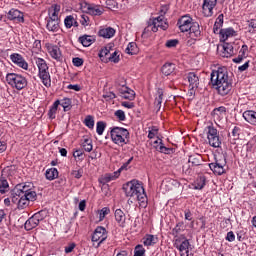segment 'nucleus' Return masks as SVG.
Here are the masks:
<instances>
[{
	"instance_id": "69168bd1",
	"label": "nucleus",
	"mask_w": 256,
	"mask_h": 256,
	"mask_svg": "<svg viewBox=\"0 0 256 256\" xmlns=\"http://www.w3.org/2000/svg\"><path fill=\"white\" fill-rule=\"evenodd\" d=\"M115 97L117 96L113 92H106L103 94V98L106 99V101H111V99H115Z\"/></svg>"
},
{
	"instance_id": "09e8293b",
	"label": "nucleus",
	"mask_w": 256,
	"mask_h": 256,
	"mask_svg": "<svg viewBox=\"0 0 256 256\" xmlns=\"http://www.w3.org/2000/svg\"><path fill=\"white\" fill-rule=\"evenodd\" d=\"M38 223H41L47 217V212L41 210L32 216Z\"/></svg>"
},
{
	"instance_id": "e2e57ef3",
	"label": "nucleus",
	"mask_w": 256,
	"mask_h": 256,
	"mask_svg": "<svg viewBox=\"0 0 256 256\" xmlns=\"http://www.w3.org/2000/svg\"><path fill=\"white\" fill-rule=\"evenodd\" d=\"M72 63L74 65V67H81V66H83V59L79 58V57L73 58Z\"/></svg>"
},
{
	"instance_id": "cd10ccee",
	"label": "nucleus",
	"mask_w": 256,
	"mask_h": 256,
	"mask_svg": "<svg viewBox=\"0 0 256 256\" xmlns=\"http://www.w3.org/2000/svg\"><path fill=\"white\" fill-rule=\"evenodd\" d=\"M243 117L247 123L256 126V112L253 110H247L243 113Z\"/></svg>"
},
{
	"instance_id": "a19ab883",
	"label": "nucleus",
	"mask_w": 256,
	"mask_h": 256,
	"mask_svg": "<svg viewBox=\"0 0 256 256\" xmlns=\"http://www.w3.org/2000/svg\"><path fill=\"white\" fill-rule=\"evenodd\" d=\"M223 19H224L223 14H220V15L217 17V19H216V21H215V23H214V27H213L214 33H219L221 27H223Z\"/></svg>"
},
{
	"instance_id": "37998d69",
	"label": "nucleus",
	"mask_w": 256,
	"mask_h": 256,
	"mask_svg": "<svg viewBox=\"0 0 256 256\" xmlns=\"http://www.w3.org/2000/svg\"><path fill=\"white\" fill-rule=\"evenodd\" d=\"M137 51H138L137 44L135 42H130L127 48L125 49V52L128 55H136Z\"/></svg>"
},
{
	"instance_id": "6ab92c4d",
	"label": "nucleus",
	"mask_w": 256,
	"mask_h": 256,
	"mask_svg": "<svg viewBox=\"0 0 256 256\" xmlns=\"http://www.w3.org/2000/svg\"><path fill=\"white\" fill-rule=\"evenodd\" d=\"M218 33L220 35V41H223L224 43L229 39V37H235V35H237V32H235V29L233 28H224Z\"/></svg>"
},
{
	"instance_id": "0eeeda50",
	"label": "nucleus",
	"mask_w": 256,
	"mask_h": 256,
	"mask_svg": "<svg viewBox=\"0 0 256 256\" xmlns=\"http://www.w3.org/2000/svg\"><path fill=\"white\" fill-rule=\"evenodd\" d=\"M191 25H193V18H191L189 15L182 16L177 22V27L181 33L189 32Z\"/></svg>"
},
{
	"instance_id": "412c9836",
	"label": "nucleus",
	"mask_w": 256,
	"mask_h": 256,
	"mask_svg": "<svg viewBox=\"0 0 256 256\" xmlns=\"http://www.w3.org/2000/svg\"><path fill=\"white\" fill-rule=\"evenodd\" d=\"M222 57H233V55H235V50L233 49V44L229 43V42H224L222 45V53H221Z\"/></svg>"
},
{
	"instance_id": "de8ad7c7",
	"label": "nucleus",
	"mask_w": 256,
	"mask_h": 256,
	"mask_svg": "<svg viewBox=\"0 0 256 256\" xmlns=\"http://www.w3.org/2000/svg\"><path fill=\"white\" fill-rule=\"evenodd\" d=\"M9 191V182L6 179L0 180V193L3 195Z\"/></svg>"
},
{
	"instance_id": "c9c22d12",
	"label": "nucleus",
	"mask_w": 256,
	"mask_h": 256,
	"mask_svg": "<svg viewBox=\"0 0 256 256\" xmlns=\"http://www.w3.org/2000/svg\"><path fill=\"white\" fill-rule=\"evenodd\" d=\"M39 226V222L32 217H30L24 224V229L26 231H32V229H35V227Z\"/></svg>"
},
{
	"instance_id": "c85d7f7f",
	"label": "nucleus",
	"mask_w": 256,
	"mask_h": 256,
	"mask_svg": "<svg viewBox=\"0 0 256 256\" xmlns=\"http://www.w3.org/2000/svg\"><path fill=\"white\" fill-rule=\"evenodd\" d=\"M152 31L153 33H157L159 31V19L149 20L148 26L144 29V32Z\"/></svg>"
},
{
	"instance_id": "338daca9",
	"label": "nucleus",
	"mask_w": 256,
	"mask_h": 256,
	"mask_svg": "<svg viewBox=\"0 0 256 256\" xmlns=\"http://www.w3.org/2000/svg\"><path fill=\"white\" fill-rule=\"evenodd\" d=\"M203 187H205V180L200 179L199 182H196L194 189L201 190V189H203Z\"/></svg>"
},
{
	"instance_id": "39448f33",
	"label": "nucleus",
	"mask_w": 256,
	"mask_h": 256,
	"mask_svg": "<svg viewBox=\"0 0 256 256\" xmlns=\"http://www.w3.org/2000/svg\"><path fill=\"white\" fill-rule=\"evenodd\" d=\"M6 81L8 85H11V87H15L17 91H21L22 89H25V87H27V78L16 73L7 74Z\"/></svg>"
},
{
	"instance_id": "f8f14e48",
	"label": "nucleus",
	"mask_w": 256,
	"mask_h": 256,
	"mask_svg": "<svg viewBox=\"0 0 256 256\" xmlns=\"http://www.w3.org/2000/svg\"><path fill=\"white\" fill-rule=\"evenodd\" d=\"M7 19H9V21H14V23H25L23 12L14 8L7 13Z\"/></svg>"
},
{
	"instance_id": "603ef678",
	"label": "nucleus",
	"mask_w": 256,
	"mask_h": 256,
	"mask_svg": "<svg viewBox=\"0 0 256 256\" xmlns=\"http://www.w3.org/2000/svg\"><path fill=\"white\" fill-rule=\"evenodd\" d=\"M134 256H145V248L143 245L138 244L134 249Z\"/></svg>"
},
{
	"instance_id": "7c9ffc66",
	"label": "nucleus",
	"mask_w": 256,
	"mask_h": 256,
	"mask_svg": "<svg viewBox=\"0 0 256 256\" xmlns=\"http://www.w3.org/2000/svg\"><path fill=\"white\" fill-rule=\"evenodd\" d=\"M79 42L83 47H91L93 43H95V37L94 36H89V35H84L79 37Z\"/></svg>"
},
{
	"instance_id": "680f3d73",
	"label": "nucleus",
	"mask_w": 256,
	"mask_h": 256,
	"mask_svg": "<svg viewBox=\"0 0 256 256\" xmlns=\"http://www.w3.org/2000/svg\"><path fill=\"white\" fill-rule=\"evenodd\" d=\"M115 117H117L119 121H125V112L123 110H117L115 112Z\"/></svg>"
},
{
	"instance_id": "aec40b11",
	"label": "nucleus",
	"mask_w": 256,
	"mask_h": 256,
	"mask_svg": "<svg viewBox=\"0 0 256 256\" xmlns=\"http://www.w3.org/2000/svg\"><path fill=\"white\" fill-rule=\"evenodd\" d=\"M60 23H61V20H54L51 18H46L47 31H51L52 33H57V31H59Z\"/></svg>"
},
{
	"instance_id": "a211bd4d",
	"label": "nucleus",
	"mask_w": 256,
	"mask_h": 256,
	"mask_svg": "<svg viewBox=\"0 0 256 256\" xmlns=\"http://www.w3.org/2000/svg\"><path fill=\"white\" fill-rule=\"evenodd\" d=\"M59 13H61V6L59 4H53L48 10V19L61 21Z\"/></svg>"
},
{
	"instance_id": "4be33fe9",
	"label": "nucleus",
	"mask_w": 256,
	"mask_h": 256,
	"mask_svg": "<svg viewBox=\"0 0 256 256\" xmlns=\"http://www.w3.org/2000/svg\"><path fill=\"white\" fill-rule=\"evenodd\" d=\"M115 221L118 223L120 227H125V221L127 217L125 216V212L121 209H116L114 212Z\"/></svg>"
},
{
	"instance_id": "393cba45",
	"label": "nucleus",
	"mask_w": 256,
	"mask_h": 256,
	"mask_svg": "<svg viewBox=\"0 0 256 256\" xmlns=\"http://www.w3.org/2000/svg\"><path fill=\"white\" fill-rule=\"evenodd\" d=\"M189 87L192 89H197L199 87V76L195 74V72H189L187 75Z\"/></svg>"
},
{
	"instance_id": "b1692460",
	"label": "nucleus",
	"mask_w": 256,
	"mask_h": 256,
	"mask_svg": "<svg viewBox=\"0 0 256 256\" xmlns=\"http://www.w3.org/2000/svg\"><path fill=\"white\" fill-rule=\"evenodd\" d=\"M48 53L56 61L61 60V49L57 45L48 46Z\"/></svg>"
},
{
	"instance_id": "79ce46f5",
	"label": "nucleus",
	"mask_w": 256,
	"mask_h": 256,
	"mask_svg": "<svg viewBox=\"0 0 256 256\" xmlns=\"http://www.w3.org/2000/svg\"><path fill=\"white\" fill-rule=\"evenodd\" d=\"M71 104H72L71 98H63L60 101L59 105H61V107H63L64 111L67 112V111H71Z\"/></svg>"
},
{
	"instance_id": "ea45409f",
	"label": "nucleus",
	"mask_w": 256,
	"mask_h": 256,
	"mask_svg": "<svg viewBox=\"0 0 256 256\" xmlns=\"http://www.w3.org/2000/svg\"><path fill=\"white\" fill-rule=\"evenodd\" d=\"M188 163L192 167H198V165H201V155L195 154L189 157Z\"/></svg>"
},
{
	"instance_id": "49530a36",
	"label": "nucleus",
	"mask_w": 256,
	"mask_h": 256,
	"mask_svg": "<svg viewBox=\"0 0 256 256\" xmlns=\"http://www.w3.org/2000/svg\"><path fill=\"white\" fill-rule=\"evenodd\" d=\"M84 125H86L88 129H93L95 127V119L93 118V116L91 115L86 116L84 120Z\"/></svg>"
},
{
	"instance_id": "864d4df0",
	"label": "nucleus",
	"mask_w": 256,
	"mask_h": 256,
	"mask_svg": "<svg viewBox=\"0 0 256 256\" xmlns=\"http://www.w3.org/2000/svg\"><path fill=\"white\" fill-rule=\"evenodd\" d=\"M159 133V128L157 126H152L148 131V139H155V136Z\"/></svg>"
},
{
	"instance_id": "6e6d98bb",
	"label": "nucleus",
	"mask_w": 256,
	"mask_h": 256,
	"mask_svg": "<svg viewBox=\"0 0 256 256\" xmlns=\"http://www.w3.org/2000/svg\"><path fill=\"white\" fill-rule=\"evenodd\" d=\"M109 61H111L112 63H119L120 59H119V52L118 51H114L112 53H110V56H108L107 58Z\"/></svg>"
},
{
	"instance_id": "6e6552de",
	"label": "nucleus",
	"mask_w": 256,
	"mask_h": 256,
	"mask_svg": "<svg viewBox=\"0 0 256 256\" xmlns=\"http://www.w3.org/2000/svg\"><path fill=\"white\" fill-rule=\"evenodd\" d=\"M107 239V229H105V227L103 226H98L92 235V241L94 243H98V245H101V243H103V241H105Z\"/></svg>"
},
{
	"instance_id": "423d86ee",
	"label": "nucleus",
	"mask_w": 256,
	"mask_h": 256,
	"mask_svg": "<svg viewBox=\"0 0 256 256\" xmlns=\"http://www.w3.org/2000/svg\"><path fill=\"white\" fill-rule=\"evenodd\" d=\"M207 139L210 147L214 149L221 148L223 140L219 136V131L213 125L207 126Z\"/></svg>"
},
{
	"instance_id": "dca6fc26",
	"label": "nucleus",
	"mask_w": 256,
	"mask_h": 256,
	"mask_svg": "<svg viewBox=\"0 0 256 256\" xmlns=\"http://www.w3.org/2000/svg\"><path fill=\"white\" fill-rule=\"evenodd\" d=\"M189 31L190 37H192L194 41H201V26H199L198 22H193Z\"/></svg>"
},
{
	"instance_id": "473e14b6",
	"label": "nucleus",
	"mask_w": 256,
	"mask_h": 256,
	"mask_svg": "<svg viewBox=\"0 0 256 256\" xmlns=\"http://www.w3.org/2000/svg\"><path fill=\"white\" fill-rule=\"evenodd\" d=\"M88 15H94V16H99L103 15V7L95 4H90V8H88Z\"/></svg>"
},
{
	"instance_id": "f3484780",
	"label": "nucleus",
	"mask_w": 256,
	"mask_h": 256,
	"mask_svg": "<svg viewBox=\"0 0 256 256\" xmlns=\"http://www.w3.org/2000/svg\"><path fill=\"white\" fill-rule=\"evenodd\" d=\"M176 249L180 251L181 256H193V253H189V249H191V243L189 242V239L182 241L180 245L176 246Z\"/></svg>"
},
{
	"instance_id": "1a4fd4ad",
	"label": "nucleus",
	"mask_w": 256,
	"mask_h": 256,
	"mask_svg": "<svg viewBox=\"0 0 256 256\" xmlns=\"http://www.w3.org/2000/svg\"><path fill=\"white\" fill-rule=\"evenodd\" d=\"M215 7H217V0H203L202 13L204 17H213Z\"/></svg>"
},
{
	"instance_id": "bf43d9fd",
	"label": "nucleus",
	"mask_w": 256,
	"mask_h": 256,
	"mask_svg": "<svg viewBox=\"0 0 256 256\" xmlns=\"http://www.w3.org/2000/svg\"><path fill=\"white\" fill-rule=\"evenodd\" d=\"M177 45H179V40L177 39L168 40L166 42V47H168V49H173V47H177Z\"/></svg>"
},
{
	"instance_id": "5fc2aeb1",
	"label": "nucleus",
	"mask_w": 256,
	"mask_h": 256,
	"mask_svg": "<svg viewBox=\"0 0 256 256\" xmlns=\"http://www.w3.org/2000/svg\"><path fill=\"white\" fill-rule=\"evenodd\" d=\"M111 213V209L109 207H104L99 211V221H103L105 219L106 215H109Z\"/></svg>"
},
{
	"instance_id": "20e7f679",
	"label": "nucleus",
	"mask_w": 256,
	"mask_h": 256,
	"mask_svg": "<svg viewBox=\"0 0 256 256\" xmlns=\"http://www.w3.org/2000/svg\"><path fill=\"white\" fill-rule=\"evenodd\" d=\"M111 139L115 145L123 147L129 143V130L121 127H114L110 131Z\"/></svg>"
},
{
	"instance_id": "e433bc0d",
	"label": "nucleus",
	"mask_w": 256,
	"mask_h": 256,
	"mask_svg": "<svg viewBox=\"0 0 256 256\" xmlns=\"http://www.w3.org/2000/svg\"><path fill=\"white\" fill-rule=\"evenodd\" d=\"M183 231H185V223L183 221H180L172 229L171 235H173V237H177V235H181Z\"/></svg>"
},
{
	"instance_id": "a878e982",
	"label": "nucleus",
	"mask_w": 256,
	"mask_h": 256,
	"mask_svg": "<svg viewBox=\"0 0 256 256\" xmlns=\"http://www.w3.org/2000/svg\"><path fill=\"white\" fill-rule=\"evenodd\" d=\"M98 35L104 39H111V37H115V29L111 27L102 28L99 30Z\"/></svg>"
},
{
	"instance_id": "13d9d810",
	"label": "nucleus",
	"mask_w": 256,
	"mask_h": 256,
	"mask_svg": "<svg viewBox=\"0 0 256 256\" xmlns=\"http://www.w3.org/2000/svg\"><path fill=\"white\" fill-rule=\"evenodd\" d=\"M71 175L75 179H81V177H83V168H80L78 170H72Z\"/></svg>"
},
{
	"instance_id": "5701e85b",
	"label": "nucleus",
	"mask_w": 256,
	"mask_h": 256,
	"mask_svg": "<svg viewBox=\"0 0 256 256\" xmlns=\"http://www.w3.org/2000/svg\"><path fill=\"white\" fill-rule=\"evenodd\" d=\"M64 25L66 29H71V27H79V22H77V15H68L64 19Z\"/></svg>"
},
{
	"instance_id": "2eb2a0df",
	"label": "nucleus",
	"mask_w": 256,
	"mask_h": 256,
	"mask_svg": "<svg viewBox=\"0 0 256 256\" xmlns=\"http://www.w3.org/2000/svg\"><path fill=\"white\" fill-rule=\"evenodd\" d=\"M118 91H119L120 97H122V99H128V101H133V99H135V91H133L131 88L127 87L125 84L120 86L118 88Z\"/></svg>"
},
{
	"instance_id": "72a5a7b5",
	"label": "nucleus",
	"mask_w": 256,
	"mask_h": 256,
	"mask_svg": "<svg viewBox=\"0 0 256 256\" xmlns=\"http://www.w3.org/2000/svg\"><path fill=\"white\" fill-rule=\"evenodd\" d=\"M113 47V44H107L104 48H102L98 54L100 59H103V57L108 59V57L111 55V51H113Z\"/></svg>"
},
{
	"instance_id": "c756f323",
	"label": "nucleus",
	"mask_w": 256,
	"mask_h": 256,
	"mask_svg": "<svg viewBox=\"0 0 256 256\" xmlns=\"http://www.w3.org/2000/svg\"><path fill=\"white\" fill-rule=\"evenodd\" d=\"M159 241V238L157 236L152 235V234H146L145 237L143 238V243L146 247H151Z\"/></svg>"
},
{
	"instance_id": "f03ea898",
	"label": "nucleus",
	"mask_w": 256,
	"mask_h": 256,
	"mask_svg": "<svg viewBox=\"0 0 256 256\" xmlns=\"http://www.w3.org/2000/svg\"><path fill=\"white\" fill-rule=\"evenodd\" d=\"M123 191L126 197H130L131 199H136L143 209L147 207L148 198L147 193H145V188L143 187V183L138 180H131L123 185Z\"/></svg>"
},
{
	"instance_id": "052dcab7",
	"label": "nucleus",
	"mask_w": 256,
	"mask_h": 256,
	"mask_svg": "<svg viewBox=\"0 0 256 256\" xmlns=\"http://www.w3.org/2000/svg\"><path fill=\"white\" fill-rule=\"evenodd\" d=\"M80 7L84 13H88L89 8L91 7V3H88L87 1L80 2Z\"/></svg>"
},
{
	"instance_id": "bb28decb",
	"label": "nucleus",
	"mask_w": 256,
	"mask_h": 256,
	"mask_svg": "<svg viewBox=\"0 0 256 256\" xmlns=\"http://www.w3.org/2000/svg\"><path fill=\"white\" fill-rule=\"evenodd\" d=\"M159 145H155L156 151H159V153H164V155H171V153H175V150L173 148H168L163 144V140L159 139Z\"/></svg>"
},
{
	"instance_id": "a18cd8bd",
	"label": "nucleus",
	"mask_w": 256,
	"mask_h": 256,
	"mask_svg": "<svg viewBox=\"0 0 256 256\" xmlns=\"http://www.w3.org/2000/svg\"><path fill=\"white\" fill-rule=\"evenodd\" d=\"M154 19H158V27H160V29H162V31H167V29L169 28V24H167V22H165V17L163 15H160Z\"/></svg>"
},
{
	"instance_id": "9d476101",
	"label": "nucleus",
	"mask_w": 256,
	"mask_h": 256,
	"mask_svg": "<svg viewBox=\"0 0 256 256\" xmlns=\"http://www.w3.org/2000/svg\"><path fill=\"white\" fill-rule=\"evenodd\" d=\"M18 197V209H26V207H29V203H31V201H35V199H37V193H31L28 196L20 195Z\"/></svg>"
},
{
	"instance_id": "c03bdc74",
	"label": "nucleus",
	"mask_w": 256,
	"mask_h": 256,
	"mask_svg": "<svg viewBox=\"0 0 256 256\" xmlns=\"http://www.w3.org/2000/svg\"><path fill=\"white\" fill-rule=\"evenodd\" d=\"M154 103H155L156 107H158V109H161V104L163 103V90L162 89L157 90V96L155 98Z\"/></svg>"
},
{
	"instance_id": "7ed1b4c3",
	"label": "nucleus",
	"mask_w": 256,
	"mask_h": 256,
	"mask_svg": "<svg viewBox=\"0 0 256 256\" xmlns=\"http://www.w3.org/2000/svg\"><path fill=\"white\" fill-rule=\"evenodd\" d=\"M35 63L38 67V77L41 79L44 87H51V74L49 73V66L47 65V61L43 58H36Z\"/></svg>"
},
{
	"instance_id": "0e129e2a",
	"label": "nucleus",
	"mask_w": 256,
	"mask_h": 256,
	"mask_svg": "<svg viewBox=\"0 0 256 256\" xmlns=\"http://www.w3.org/2000/svg\"><path fill=\"white\" fill-rule=\"evenodd\" d=\"M240 133H241V128H239L238 126H235L232 130V136L234 137V139H239Z\"/></svg>"
},
{
	"instance_id": "4468645a",
	"label": "nucleus",
	"mask_w": 256,
	"mask_h": 256,
	"mask_svg": "<svg viewBox=\"0 0 256 256\" xmlns=\"http://www.w3.org/2000/svg\"><path fill=\"white\" fill-rule=\"evenodd\" d=\"M10 60L18 67H21V69H29V64L27 63V61H25V58H23V56L19 53L11 54Z\"/></svg>"
},
{
	"instance_id": "58836bf2",
	"label": "nucleus",
	"mask_w": 256,
	"mask_h": 256,
	"mask_svg": "<svg viewBox=\"0 0 256 256\" xmlns=\"http://www.w3.org/2000/svg\"><path fill=\"white\" fill-rule=\"evenodd\" d=\"M81 147L87 153H91V151H93V140H91L89 138H85V139L81 140Z\"/></svg>"
},
{
	"instance_id": "4c0bfd02",
	"label": "nucleus",
	"mask_w": 256,
	"mask_h": 256,
	"mask_svg": "<svg viewBox=\"0 0 256 256\" xmlns=\"http://www.w3.org/2000/svg\"><path fill=\"white\" fill-rule=\"evenodd\" d=\"M59 105H61V101L60 100H56L53 103V105L50 107V109L48 111L49 119H55V117L57 115V109L59 108Z\"/></svg>"
},
{
	"instance_id": "ddd939ff",
	"label": "nucleus",
	"mask_w": 256,
	"mask_h": 256,
	"mask_svg": "<svg viewBox=\"0 0 256 256\" xmlns=\"http://www.w3.org/2000/svg\"><path fill=\"white\" fill-rule=\"evenodd\" d=\"M225 165H227V162L221 160H216L215 162H212L209 164V168L215 175H223L225 173Z\"/></svg>"
},
{
	"instance_id": "8fccbe9b",
	"label": "nucleus",
	"mask_w": 256,
	"mask_h": 256,
	"mask_svg": "<svg viewBox=\"0 0 256 256\" xmlns=\"http://www.w3.org/2000/svg\"><path fill=\"white\" fill-rule=\"evenodd\" d=\"M106 127L107 123L103 121H98L96 124V133H98L99 135H103Z\"/></svg>"
},
{
	"instance_id": "f704fd0d",
	"label": "nucleus",
	"mask_w": 256,
	"mask_h": 256,
	"mask_svg": "<svg viewBox=\"0 0 256 256\" xmlns=\"http://www.w3.org/2000/svg\"><path fill=\"white\" fill-rule=\"evenodd\" d=\"M45 177L48 179V181H54V179H57L59 177V171L57 168H50L47 169L45 172Z\"/></svg>"
},
{
	"instance_id": "f257e3e1",
	"label": "nucleus",
	"mask_w": 256,
	"mask_h": 256,
	"mask_svg": "<svg viewBox=\"0 0 256 256\" xmlns=\"http://www.w3.org/2000/svg\"><path fill=\"white\" fill-rule=\"evenodd\" d=\"M210 81L212 87H214L222 97L229 95L231 89H233V80L229 77V72L226 67H220L212 71Z\"/></svg>"
},
{
	"instance_id": "3c124183",
	"label": "nucleus",
	"mask_w": 256,
	"mask_h": 256,
	"mask_svg": "<svg viewBox=\"0 0 256 256\" xmlns=\"http://www.w3.org/2000/svg\"><path fill=\"white\" fill-rule=\"evenodd\" d=\"M227 113V108L225 106H220L213 110L214 117H221V115H225Z\"/></svg>"
},
{
	"instance_id": "9b49d317",
	"label": "nucleus",
	"mask_w": 256,
	"mask_h": 256,
	"mask_svg": "<svg viewBox=\"0 0 256 256\" xmlns=\"http://www.w3.org/2000/svg\"><path fill=\"white\" fill-rule=\"evenodd\" d=\"M33 184L31 183H25V184H18L15 189V195L16 197H21V195L29 196L31 193H37L33 190H31Z\"/></svg>"
},
{
	"instance_id": "774afa93",
	"label": "nucleus",
	"mask_w": 256,
	"mask_h": 256,
	"mask_svg": "<svg viewBox=\"0 0 256 256\" xmlns=\"http://www.w3.org/2000/svg\"><path fill=\"white\" fill-rule=\"evenodd\" d=\"M226 241H229L230 243H233V241H235V233H233V231L227 233Z\"/></svg>"
},
{
	"instance_id": "2f4dec72",
	"label": "nucleus",
	"mask_w": 256,
	"mask_h": 256,
	"mask_svg": "<svg viewBox=\"0 0 256 256\" xmlns=\"http://www.w3.org/2000/svg\"><path fill=\"white\" fill-rule=\"evenodd\" d=\"M162 74L166 77L172 75L175 72V64L174 63H165L161 68Z\"/></svg>"
},
{
	"instance_id": "4d7b16f0",
	"label": "nucleus",
	"mask_w": 256,
	"mask_h": 256,
	"mask_svg": "<svg viewBox=\"0 0 256 256\" xmlns=\"http://www.w3.org/2000/svg\"><path fill=\"white\" fill-rule=\"evenodd\" d=\"M185 239H187V237H185V234H181L180 236H174V246L177 247V245H181V243H183Z\"/></svg>"
}]
</instances>
